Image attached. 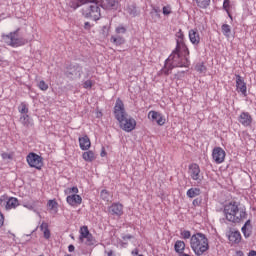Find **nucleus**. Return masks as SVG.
Masks as SVG:
<instances>
[{
  "mask_svg": "<svg viewBox=\"0 0 256 256\" xmlns=\"http://www.w3.org/2000/svg\"><path fill=\"white\" fill-rule=\"evenodd\" d=\"M189 48L183 40L178 41L175 50L166 59L164 67L161 69L163 75H169L175 67H189Z\"/></svg>",
  "mask_w": 256,
  "mask_h": 256,
  "instance_id": "obj_1",
  "label": "nucleus"
},
{
  "mask_svg": "<svg viewBox=\"0 0 256 256\" xmlns=\"http://www.w3.org/2000/svg\"><path fill=\"white\" fill-rule=\"evenodd\" d=\"M114 117L118 121L120 129L126 133H131V131H135L137 128V120L127 114V111H125V104L121 98L116 100Z\"/></svg>",
  "mask_w": 256,
  "mask_h": 256,
  "instance_id": "obj_2",
  "label": "nucleus"
},
{
  "mask_svg": "<svg viewBox=\"0 0 256 256\" xmlns=\"http://www.w3.org/2000/svg\"><path fill=\"white\" fill-rule=\"evenodd\" d=\"M82 7V15L85 19H91V21H99L101 19V7L97 1H70L68 3V11H75Z\"/></svg>",
  "mask_w": 256,
  "mask_h": 256,
  "instance_id": "obj_3",
  "label": "nucleus"
},
{
  "mask_svg": "<svg viewBox=\"0 0 256 256\" xmlns=\"http://www.w3.org/2000/svg\"><path fill=\"white\" fill-rule=\"evenodd\" d=\"M224 215L230 223H241L243 219H247V211L245 208H239L237 202H230L224 206Z\"/></svg>",
  "mask_w": 256,
  "mask_h": 256,
  "instance_id": "obj_4",
  "label": "nucleus"
},
{
  "mask_svg": "<svg viewBox=\"0 0 256 256\" xmlns=\"http://www.w3.org/2000/svg\"><path fill=\"white\" fill-rule=\"evenodd\" d=\"M190 247L195 255H205L209 251V238L207 235L197 232L190 238Z\"/></svg>",
  "mask_w": 256,
  "mask_h": 256,
  "instance_id": "obj_5",
  "label": "nucleus"
},
{
  "mask_svg": "<svg viewBox=\"0 0 256 256\" xmlns=\"http://www.w3.org/2000/svg\"><path fill=\"white\" fill-rule=\"evenodd\" d=\"M2 41L10 47H22V45H26L27 43L25 38L19 36V29L9 34H3Z\"/></svg>",
  "mask_w": 256,
  "mask_h": 256,
  "instance_id": "obj_6",
  "label": "nucleus"
},
{
  "mask_svg": "<svg viewBox=\"0 0 256 256\" xmlns=\"http://www.w3.org/2000/svg\"><path fill=\"white\" fill-rule=\"evenodd\" d=\"M79 233L80 243H85V245H88L89 247H91V245H95V237H93V234L89 231V227L81 226Z\"/></svg>",
  "mask_w": 256,
  "mask_h": 256,
  "instance_id": "obj_7",
  "label": "nucleus"
},
{
  "mask_svg": "<svg viewBox=\"0 0 256 256\" xmlns=\"http://www.w3.org/2000/svg\"><path fill=\"white\" fill-rule=\"evenodd\" d=\"M26 161H27L29 167L38 169V171H41V169H43V157L39 156L35 152H30L26 156Z\"/></svg>",
  "mask_w": 256,
  "mask_h": 256,
  "instance_id": "obj_8",
  "label": "nucleus"
},
{
  "mask_svg": "<svg viewBox=\"0 0 256 256\" xmlns=\"http://www.w3.org/2000/svg\"><path fill=\"white\" fill-rule=\"evenodd\" d=\"M188 175H190L192 181H197V183L203 181V173H201V167L197 163H192L188 166Z\"/></svg>",
  "mask_w": 256,
  "mask_h": 256,
  "instance_id": "obj_9",
  "label": "nucleus"
},
{
  "mask_svg": "<svg viewBox=\"0 0 256 256\" xmlns=\"http://www.w3.org/2000/svg\"><path fill=\"white\" fill-rule=\"evenodd\" d=\"M225 157H227V153L221 147H215L212 150V159L216 165H221V163H225Z\"/></svg>",
  "mask_w": 256,
  "mask_h": 256,
  "instance_id": "obj_10",
  "label": "nucleus"
},
{
  "mask_svg": "<svg viewBox=\"0 0 256 256\" xmlns=\"http://www.w3.org/2000/svg\"><path fill=\"white\" fill-rule=\"evenodd\" d=\"M3 203H6L5 209H7V211L19 207V200L15 197L9 198L7 195H3L0 197V204L3 205Z\"/></svg>",
  "mask_w": 256,
  "mask_h": 256,
  "instance_id": "obj_11",
  "label": "nucleus"
},
{
  "mask_svg": "<svg viewBox=\"0 0 256 256\" xmlns=\"http://www.w3.org/2000/svg\"><path fill=\"white\" fill-rule=\"evenodd\" d=\"M148 119H151V121H156L157 125H159L160 127H163V125H165V123L167 122V119H165V116H163V114L155 110H151L148 113Z\"/></svg>",
  "mask_w": 256,
  "mask_h": 256,
  "instance_id": "obj_12",
  "label": "nucleus"
},
{
  "mask_svg": "<svg viewBox=\"0 0 256 256\" xmlns=\"http://www.w3.org/2000/svg\"><path fill=\"white\" fill-rule=\"evenodd\" d=\"M236 91L247 97V83L241 75H236Z\"/></svg>",
  "mask_w": 256,
  "mask_h": 256,
  "instance_id": "obj_13",
  "label": "nucleus"
},
{
  "mask_svg": "<svg viewBox=\"0 0 256 256\" xmlns=\"http://www.w3.org/2000/svg\"><path fill=\"white\" fill-rule=\"evenodd\" d=\"M66 203L71 207H79L83 203V198L78 194H71L66 197Z\"/></svg>",
  "mask_w": 256,
  "mask_h": 256,
  "instance_id": "obj_14",
  "label": "nucleus"
},
{
  "mask_svg": "<svg viewBox=\"0 0 256 256\" xmlns=\"http://www.w3.org/2000/svg\"><path fill=\"white\" fill-rule=\"evenodd\" d=\"M110 214L114 215L115 217H121L123 215V204L119 202H114L108 208Z\"/></svg>",
  "mask_w": 256,
  "mask_h": 256,
  "instance_id": "obj_15",
  "label": "nucleus"
},
{
  "mask_svg": "<svg viewBox=\"0 0 256 256\" xmlns=\"http://www.w3.org/2000/svg\"><path fill=\"white\" fill-rule=\"evenodd\" d=\"M239 123L243 125V127H251V123H253V117L249 112H242L238 117Z\"/></svg>",
  "mask_w": 256,
  "mask_h": 256,
  "instance_id": "obj_16",
  "label": "nucleus"
},
{
  "mask_svg": "<svg viewBox=\"0 0 256 256\" xmlns=\"http://www.w3.org/2000/svg\"><path fill=\"white\" fill-rule=\"evenodd\" d=\"M79 146L82 151H89L91 149V139H89V136L84 135L78 139Z\"/></svg>",
  "mask_w": 256,
  "mask_h": 256,
  "instance_id": "obj_17",
  "label": "nucleus"
},
{
  "mask_svg": "<svg viewBox=\"0 0 256 256\" xmlns=\"http://www.w3.org/2000/svg\"><path fill=\"white\" fill-rule=\"evenodd\" d=\"M188 35L192 45H199V43H201V36L199 35V31H197V29L189 30Z\"/></svg>",
  "mask_w": 256,
  "mask_h": 256,
  "instance_id": "obj_18",
  "label": "nucleus"
},
{
  "mask_svg": "<svg viewBox=\"0 0 256 256\" xmlns=\"http://www.w3.org/2000/svg\"><path fill=\"white\" fill-rule=\"evenodd\" d=\"M241 239V232L239 231H232L228 234V241L231 245H239Z\"/></svg>",
  "mask_w": 256,
  "mask_h": 256,
  "instance_id": "obj_19",
  "label": "nucleus"
},
{
  "mask_svg": "<svg viewBox=\"0 0 256 256\" xmlns=\"http://www.w3.org/2000/svg\"><path fill=\"white\" fill-rule=\"evenodd\" d=\"M82 159L86 161V163H93L97 159V155L93 150H86L82 154Z\"/></svg>",
  "mask_w": 256,
  "mask_h": 256,
  "instance_id": "obj_20",
  "label": "nucleus"
},
{
  "mask_svg": "<svg viewBox=\"0 0 256 256\" xmlns=\"http://www.w3.org/2000/svg\"><path fill=\"white\" fill-rule=\"evenodd\" d=\"M18 111L23 115L20 118L21 121H27V119H29V115H27V113H29V108L27 107V104H25V102H22L20 104V106L18 107Z\"/></svg>",
  "mask_w": 256,
  "mask_h": 256,
  "instance_id": "obj_21",
  "label": "nucleus"
},
{
  "mask_svg": "<svg viewBox=\"0 0 256 256\" xmlns=\"http://www.w3.org/2000/svg\"><path fill=\"white\" fill-rule=\"evenodd\" d=\"M252 229H253V227L251 226V220H247L241 229V231L246 239L251 237Z\"/></svg>",
  "mask_w": 256,
  "mask_h": 256,
  "instance_id": "obj_22",
  "label": "nucleus"
},
{
  "mask_svg": "<svg viewBox=\"0 0 256 256\" xmlns=\"http://www.w3.org/2000/svg\"><path fill=\"white\" fill-rule=\"evenodd\" d=\"M100 5L103 9L111 10V9H117V7H119V2H117V1H104V2H101Z\"/></svg>",
  "mask_w": 256,
  "mask_h": 256,
  "instance_id": "obj_23",
  "label": "nucleus"
},
{
  "mask_svg": "<svg viewBox=\"0 0 256 256\" xmlns=\"http://www.w3.org/2000/svg\"><path fill=\"white\" fill-rule=\"evenodd\" d=\"M187 197L189 199H195V197H199L201 195V189L200 188H190L186 192Z\"/></svg>",
  "mask_w": 256,
  "mask_h": 256,
  "instance_id": "obj_24",
  "label": "nucleus"
},
{
  "mask_svg": "<svg viewBox=\"0 0 256 256\" xmlns=\"http://www.w3.org/2000/svg\"><path fill=\"white\" fill-rule=\"evenodd\" d=\"M47 208L49 209V211H53V213H57V211H59V203L55 199L48 200Z\"/></svg>",
  "mask_w": 256,
  "mask_h": 256,
  "instance_id": "obj_25",
  "label": "nucleus"
},
{
  "mask_svg": "<svg viewBox=\"0 0 256 256\" xmlns=\"http://www.w3.org/2000/svg\"><path fill=\"white\" fill-rule=\"evenodd\" d=\"M40 229L41 231H43L44 239H51V231L49 230V224H47L46 222H43L40 225Z\"/></svg>",
  "mask_w": 256,
  "mask_h": 256,
  "instance_id": "obj_26",
  "label": "nucleus"
},
{
  "mask_svg": "<svg viewBox=\"0 0 256 256\" xmlns=\"http://www.w3.org/2000/svg\"><path fill=\"white\" fill-rule=\"evenodd\" d=\"M174 249L178 255H181L185 251V242L178 240L175 242Z\"/></svg>",
  "mask_w": 256,
  "mask_h": 256,
  "instance_id": "obj_27",
  "label": "nucleus"
},
{
  "mask_svg": "<svg viewBox=\"0 0 256 256\" xmlns=\"http://www.w3.org/2000/svg\"><path fill=\"white\" fill-rule=\"evenodd\" d=\"M162 13L164 17H169V15L173 13V7L171 6V4H165L162 7Z\"/></svg>",
  "mask_w": 256,
  "mask_h": 256,
  "instance_id": "obj_28",
  "label": "nucleus"
},
{
  "mask_svg": "<svg viewBox=\"0 0 256 256\" xmlns=\"http://www.w3.org/2000/svg\"><path fill=\"white\" fill-rule=\"evenodd\" d=\"M221 29L224 37H227V39H229V37H231V26L229 24H223Z\"/></svg>",
  "mask_w": 256,
  "mask_h": 256,
  "instance_id": "obj_29",
  "label": "nucleus"
},
{
  "mask_svg": "<svg viewBox=\"0 0 256 256\" xmlns=\"http://www.w3.org/2000/svg\"><path fill=\"white\" fill-rule=\"evenodd\" d=\"M110 41L114 43V45H123L125 43V38L121 36H118V37L112 36L110 38Z\"/></svg>",
  "mask_w": 256,
  "mask_h": 256,
  "instance_id": "obj_30",
  "label": "nucleus"
},
{
  "mask_svg": "<svg viewBox=\"0 0 256 256\" xmlns=\"http://www.w3.org/2000/svg\"><path fill=\"white\" fill-rule=\"evenodd\" d=\"M100 197H101V199H102L103 201L109 202L110 199H111V193H109V191H107V190H102V191L100 192Z\"/></svg>",
  "mask_w": 256,
  "mask_h": 256,
  "instance_id": "obj_31",
  "label": "nucleus"
},
{
  "mask_svg": "<svg viewBox=\"0 0 256 256\" xmlns=\"http://www.w3.org/2000/svg\"><path fill=\"white\" fill-rule=\"evenodd\" d=\"M195 70L198 72V73H207V67L205 66V63H198L196 66H195Z\"/></svg>",
  "mask_w": 256,
  "mask_h": 256,
  "instance_id": "obj_32",
  "label": "nucleus"
},
{
  "mask_svg": "<svg viewBox=\"0 0 256 256\" xmlns=\"http://www.w3.org/2000/svg\"><path fill=\"white\" fill-rule=\"evenodd\" d=\"M231 2H229V1H224L223 2V7H224V9H225V11H226V13H228V16L230 17V19H233V17L231 16V4H230Z\"/></svg>",
  "mask_w": 256,
  "mask_h": 256,
  "instance_id": "obj_33",
  "label": "nucleus"
},
{
  "mask_svg": "<svg viewBox=\"0 0 256 256\" xmlns=\"http://www.w3.org/2000/svg\"><path fill=\"white\" fill-rule=\"evenodd\" d=\"M37 87L40 91H47V89H49V84H46L45 80H41L38 82Z\"/></svg>",
  "mask_w": 256,
  "mask_h": 256,
  "instance_id": "obj_34",
  "label": "nucleus"
},
{
  "mask_svg": "<svg viewBox=\"0 0 256 256\" xmlns=\"http://www.w3.org/2000/svg\"><path fill=\"white\" fill-rule=\"evenodd\" d=\"M115 33H117V35H125V33H127V28H125L123 25H120L115 28Z\"/></svg>",
  "mask_w": 256,
  "mask_h": 256,
  "instance_id": "obj_35",
  "label": "nucleus"
},
{
  "mask_svg": "<svg viewBox=\"0 0 256 256\" xmlns=\"http://www.w3.org/2000/svg\"><path fill=\"white\" fill-rule=\"evenodd\" d=\"M197 6L200 7V9H207V7H209V1H197Z\"/></svg>",
  "mask_w": 256,
  "mask_h": 256,
  "instance_id": "obj_36",
  "label": "nucleus"
},
{
  "mask_svg": "<svg viewBox=\"0 0 256 256\" xmlns=\"http://www.w3.org/2000/svg\"><path fill=\"white\" fill-rule=\"evenodd\" d=\"M65 193H68L69 195H71V193H74V195H77V193H79V188H77V186L68 188Z\"/></svg>",
  "mask_w": 256,
  "mask_h": 256,
  "instance_id": "obj_37",
  "label": "nucleus"
},
{
  "mask_svg": "<svg viewBox=\"0 0 256 256\" xmlns=\"http://www.w3.org/2000/svg\"><path fill=\"white\" fill-rule=\"evenodd\" d=\"M182 239H191V231L184 230L181 232Z\"/></svg>",
  "mask_w": 256,
  "mask_h": 256,
  "instance_id": "obj_38",
  "label": "nucleus"
},
{
  "mask_svg": "<svg viewBox=\"0 0 256 256\" xmlns=\"http://www.w3.org/2000/svg\"><path fill=\"white\" fill-rule=\"evenodd\" d=\"M83 87H84V89H91V87H93V81H91V80H86V81L83 83Z\"/></svg>",
  "mask_w": 256,
  "mask_h": 256,
  "instance_id": "obj_39",
  "label": "nucleus"
},
{
  "mask_svg": "<svg viewBox=\"0 0 256 256\" xmlns=\"http://www.w3.org/2000/svg\"><path fill=\"white\" fill-rule=\"evenodd\" d=\"M153 13H155L156 17H158V19H161V10H159V8H153L151 15H153Z\"/></svg>",
  "mask_w": 256,
  "mask_h": 256,
  "instance_id": "obj_40",
  "label": "nucleus"
},
{
  "mask_svg": "<svg viewBox=\"0 0 256 256\" xmlns=\"http://www.w3.org/2000/svg\"><path fill=\"white\" fill-rule=\"evenodd\" d=\"M2 159H13V156L7 152L1 154Z\"/></svg>",
  "mask_w": 256,
  "mask_h": 256,
  "instance_id": "obj_41",
  "label": "nucleus"
},
{
  "mask_svg": "<svg viewBox=\"0 0 256 256\" xmlns=\"http://www.w3.org/2000/svg\"><path fill=\"white\" fill-rule=\"evenodd\" d=\"M192 205L193 207H199V205H201V199L199 198L194 199L192 202Z\"/></svg>",
  "mask_w": 256,
  "mask_h": 256,
  "instance_id": "obj_42",
  "label": "nucleus"
},
{
  "mask_svg": "<svg viewBox=\"0 0 256 256\" xmlns=\"http://www.w3.org/2000/svg\"><path fill=\"white\" fill-rule=\"evenodd\" d=\"M5 225V216L3 215L2 212H0V229Z\"/></svg>",
  "mask_w": 256,
  "mask_h": 256,
  "instance_id": "obj_43",
  "label": "nucleus"
},
{
  "mask_svg": "<svg viewBox=\"0 0 256 256\" xmlns=\"http://www.w3.org/2000/svg\"><path fill=\"white\" fill-rule=\"evenodd\" d=\"M84 29H86L87 31H89V30L91 29V23L85 22V24H84Z\"/></svg>",
  "mask_w": 256,
  "mask_h": 256,
  "instance_id": "obj_44",
  "label": "nucleus"
},
{
  "mask_svg": "<svg viewBox=\"0 0 256 256\" xmlns=\"http://www.w3.org/2000/svg\"><path fill=\"white\" fill-rule=\"evenodd\" d=\"M68 251H69V253H73V251H75V246L73 244H70L68 246Z\"/></svg>",
  "mask_w": 256,
  "mask_h": 256,
  "instance_id": "obj_45",
  "label": "nucleus"
},
{
  "mask_svg": "<svg viewBox=\"0 0 256 256\" xmlns=\"http://www.w3.org/2000/svg\"><path fill=\"white\" fill-rule=\"evenodd\" d=\"M131 255H133V256L139 255V249H138V248H135L134 250H132V251H131Z\"/></svg>",
  "mask_w": 256,
  "mask_h": 256,
  "instance_id": "obj_46",
  "label": "nucleus"
},
{
  "mask_svg": "<svg viewBox=\"0 0 256 256\" xmlns=\"http://www.w3.org/2000/svg\"><path fill=\"white\" fill-rule=\"evenodd\" d=\"M100 157H107V151H105V148H102Z\"/></svg>",
  "mask_w": 256,
  "mask_h": 256,
  "instance_id": "obj_47",
  "label": "nucleus"
},
{
  "mask_svg": "<svg viewBox=\"0 0 256 256\" xmlns=\"http://www.w3.org/2000/svg\"><path fill=\"white\" fill-rule=\"evenodd\" d=\"M96 117H97L98 119H101V117H103V112L97 111V112H96Z\"/></svg>",
  "mask_w": 256,
  "mask_h": 256,
  "instance_id": "obj_48",
  "label": "nucleus"
},
{
  "mask_svg": "<svg viewBox=\"0 0 256 256\" xmlns=\"http://www.w3.org/2000/svg\"><path fill=\"white\" fill-rule=\"evenodd\" d=\"M178 37H179V39L177 40V43H178V41H182L183 43H185V41H183V37H184L183 33H180Z\"/></svg>",
  "mask_w": 256,
  "mask_h": 256,
  "instance_id": "obj_49",
  "label": "nucleus"
},
{
  "mask_svg": "<svg viewBox=\"0 0 256 256\" xmlns=\"http://www.w3.org/2000/svg\"><path fill=\"white\" fill-rule=\"evenodd\" d=\"M248 256H256V251L255 250L250 251Z\"/></svg>",
  "mask_w": 256,
  "mask_h": 256,
  "instance_id": "obj_50",
  "label": "nucleus"
},
{
  "mask_svg": "<svg viewBox=\"0 0 256 256\" xmlns=\"http://www.w3.org/2000/svg\"><path fill=\"white\" fill-rule=\"evenodd\" d=\"M124 239H133V236H132V235H126V236L124 237Z\"/></svg>",
  "mask_w": 256,
  "mask_h": 256,
  "instance_id": "obj_51",
  "label": "nucleus"
},
{
  "mask_svg": "<svg viewBox=\"0 0 256 256\" xmlns=\"http://www.w3.org/2000/svg\"><path fill=\"white\" fill-rule=\"evenodd\" d=\"M108 255H109V256H111V255H113V253H112V252H110V253H108Z\"/></svg>",
  "mask_w": 256,
  "mask_h": 256,
  "instance_id": "obj_52",
  "label": "nucleus"
}]
</instances>
